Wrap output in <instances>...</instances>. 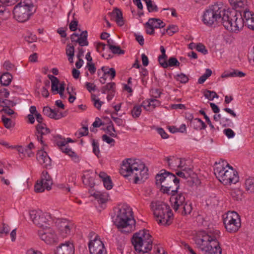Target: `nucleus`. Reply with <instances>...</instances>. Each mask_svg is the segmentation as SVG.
I'll use <instances>...</instances> for the list:
<instances>
[{
	"label": "nucleus",
	"instance_id": "55",
	"mask_svg": "<svg viewBox=\"0 0 254 254\" xmlns=\"http://www.w3.org/2000/svg\"><path fill=\"white\" fill-rule=\"evenodd\" d=\"M86 66L88 68V71L91 74H93L95 73L96 68L94 64L92 62L87 63Z\"/></svg>",
	"mask_w": 254,
	"mask_h": 254
},
{
	"label": "nucleus",
	"instance_id": "16",
	"mask_svg": "<svg viewBox=\"0 0 254 254\" xmlns=\"http://www.w3.org/2000/svg\"><path fill=\"white\" fill-rule=\"evenodd\" d=\"M67 139L66 140L58 136L55 139V143L63 152L71 157L75 161H78V157L75 153L66 146L68 142H73V140L69 138Z\"/></svg>",
	"mask_w": 254,
	"mask_h": 254
},
{
	"label": "nucleus",
	"instance_id": "11",
	"mask_svg": "<svg viewBox=\"0 0 254 254\" xmlns=\"http://www.w3.org/2000/svg\"><path fill=\"white\" fill-rule=\"evenodd\" d=\"M223 222L227 231L230 233L237 232L241 227L239 214L235 211H229L224 217Z\"/></svg>",
	"mask_w": 254,
	"mask_h": 254
},
{
	"label": "nucleus",
	"instance_id": "7",
	"mask_svg": "<svg viewBox=\"0 0 254 254\" xmlns=\"http://www.w3.org/2000/svg\"><path fill=\"white\" fill-rule=\"evenodd\" d=\"M131 242L135 251L138 253H146L152 247V237L147 230L143 229L134 233Z\"/></svg>",
	"mask_w": 254,
	"mask_h": 254
},
{
	"label": "nucleus",
	"instance_id": "8",
	"mask_svg": "<svg viewBox=\"0 0 254 254\" xmlns=\"http://www.w3.org/2000/svg\"><path fill=\"white\" fill-rule=\"evenodd\" d=\"M35 11L33 3L28 0L20 1L13 10L14 18L19 22L28 20L30 16Z\"/></svg>",
	"mask_w": 254,
	"mask_h": 254
},
{
	"label": "nucleus",
	"instance_id": "47",
	"mask_svg": "<svg viewBox=\"0 0 254 254\" xmlns=\"http://www.w3.org/2000/svg\"><path fill=\"white\" fill-rule=\"evenodd\" d=\"M66 55L67 56H74V46L68 44L66 48Z\"/></svg>",
	"mask_w": 254,
	"mask_h": 254
},
{
	"label": "nucleus",
	"instance_id": "40",
	"mask_svg": "<svg viewBox=\"0 0 254 254\" xmlns=\"http://www.w3.org/2000/svg\"><path fill=\"white\" fill-rule=\"evenodd\" d=\"M212 74V71L210 69H206L205 71V73L203 74L202 76H201L198 80V83L199 84H202L205 82V81L209 77L211 76Z\"/></svg>",
	"mask_w": 254,
	"mask_h": 254
},
{
	"label": "nucleus",
	"instance_id": "6",
	"mask_svg": "<svg viewBox=\"0 0 254 254\" xmlns=\"http://www.w3.org/2000/svg\"><path fill=\"white\" fill-rule=\"evenodd\" d=\"M155 179L156 185L161 186L163 193L176 192L179 188L180 180L172 173L165 171L157 174Z\"/></svg>",
	"mask_w": 254,
	"mask_h": 254
},
{
	"label": "nucleus",
	"instance_id": "18",
	"mask_svg": "<svg viewBox=\"0 0 254 254\" xmlns=\"http://www.w3.org/2000/svg\"><path fill=\"white\" fill-rule=\"evenodd\" d=\"M49 78L51 80V91L54 94L59 93L62 98L64 96L65 89V83L64 82L60 83L58 78L52 75H48Z\"/></svg>",
	"mask_w": 254,
	"mask_h": 254
},
{
	"label": "nucleus",
	"instance_id": "4",
	"mask_svg": "<svg viewBox=\"0 0 254 254\" xmlns=\"http://www.w3.org/2000/svg\"><path fill=\"white\" fill-rule=\"evenodd\" d=\"M150 207L159 224L168 226L172 223L173 213L169 205L162 201H154L151 203Z\"/></svg>",
	"mask_w": 254,
	"mask_h": 254
},
{
	"label": "nucleus",
	"instance_id": "49",
	"mask_svg": "<svg viewBox=\"0 0 254 254\" xmlns=\"http://www.w3.org/2000/svg\"><path fill=\"white\" fill-rule=\"evenodd\" d=\"M195 48L197 51L202 53L204 55H205L208 53L205 46L201 43H198L195 46Z\"/></svg>",
	"mask_w": 254,
	"mask_h": 254
},
{
	"label": "nucleus",
	"instance_id": "15",
	"mask_svg": "<svg viewBox=\"0 0 254 254\" xmlns=\"http://www.w3.org/2000/svg\"><path fill=\"white\" fill-rule=\"evenodd\" d=\"M53 185V180L48 172L43 171L42 173L41 178L37 181L34 186V190L36 192H43L45 189L49 190L51 189Z\"/></svg>",
	"mask_w": 254,
	"mask_h": 254
},
{
	"label": "nucleus",
	"instance_id": "27",
	"mask_svg": "<svg viewBox=\"0 0 254 254\" xmlns=\"http://www.w3.org/2000/svg\"><path fill=\"white\" fill-rule=\"evenodd\" d=\"M112 17L115 18V21L117 23L120 25L122 26L124 24L123 14L121 10L118 8H115L111 13Z\"/></svg>",
	"mask_w": 254,
	"mask_h": 254
},
{
	"label": "nucleus",
	"instance_id": "29",
	"mask_svg": "<svg viewBox=\"0 0 254 254\" xmlns=\"http://www.w3.org/2000/svg\"><path fill=\"white\" fill-rule=\"evenodd\" d=\"M92 195L100 203H104L108 200V194L106 192L96 191Z\"/></svg>",
	"mask_w": 254,
	"mask_h": 254
},
{
	"label": "nucleus",
	"instance_id": "62",
	"mask_svg": "<svg viewBox=\"0 0 254 254\" xmlns=\"http://www.w3.org/2000/svg\"><path fill=\"white\" fill-rule=\"evenodd\" d=\"M83 182L85 183L86 185H88L91 188L93 187L95 184L94 180L92 177H90L88 179L85 178Z\"/></svg>",
	"mask_w": 254,
	"mask_h": 254
},
{
	"label": "nucleus",
	"instance_id": "36",
	"mask_svg": "<svg viewBox=\"0 0 254 254\" xmlns=\"http://www.w3.org/2000/svg\"><path fill=\"white\" fill-rule=\"evenodd\" d=\"M229 2L235 8L244 7L246 4V0H229Z\"/></svg>",
	"mask_w": 254,
	"mask_h": 254
},
{
	"label": "nucleus",
	"instance_id": "35",
	"mask_svg": "<svg viewBox=\"0 0 254 254\" xmlns=\"http://www.w3.org/2000/svg\"><path fill=\"white\" fill-rule=\"evenodd\" d=\"M192 206L191 203H187L186 202L180 208L181 211L179 210V212H180L183 215H186L190 213L192 211Z\"/></svg>",
	"mask_w": 254,
	"mask_h": 254
},
{
	"label": "nucleus",
	"instance_id": "24",
	"mask_svg": "<svg viewBox=\"0 0 254 254\" xmlns=\"http://www.w3.org/2000/svg\"><path fill=\"white\" fill-rule=\"evenodd\" d=\"M43 113L44 115L55 120H59L63 117L62 113L58 114L56 110H53L48 106L43 108Z\"/></svg>",
	"mask_w": 254,
	"mask_h": 254
},
{
	"label": "nucleus",
	"instance_id": "56",
	"mask_svg": "<svg viewBox=\"0 0 254 254\" xmlns=\"http://www.w3.org/2000/svg\"><path fill=\"white\" fill-rule=\"evenodd\" d=\"M199 113L201 115H202L203 116H204V118H205V119L206 120V121L207 122V123L209 125V126H210V127L212 128V129H214V126L212 124L211 122V121L210 120V119L209 118V117L206 115L205 112L203 111V110H200L199 111Z\"/></svg>",
	"mask_w": 254,
	"mask_h": 254
},
{
	"label": "nucleus",
	"instance_id": "23",
	"mask_svg": "<svg viewBox=\"0 0 254 254\" xmlns=\"http://www.w3.org/2000/svg\"><path fill=\"white\" fill-rule=\"evenodd\" d=\"M37 159L40 164L47 167L50 164L51 159L48 156L47 152L42 150H40L37 154Z\"/></svg>",
	"mask_w": 254,
	"mask_h": 254
},
{
	"label": "nucleus",
	"instance_id": "30",
	"mask_svg": "<svg viewBox=\"0 0 254 254\" xmlns=\"http://www.w3.org/2000/svg\"><path fill=\"white\" fill-rule=\"evenodd\" d=\"M165 160L168 162L169 166L172 169H178L179 164H180L181 158H176L174 157H167L165 158Z\"/></svg>",
	"mask_w": 254,
	"mask_h": 254
},
{
	"label": "nucleus",
	"instance_id": "32",
	"mask_svg": "<svg viewBox=\"0 0 254 254\" xmlns=\"http://www.w3.org/2000/svg\"><path fill=\"white\" fill-rule=\"evenodd\" d=\"M102 93L105 94L107 92L115 93L116 91V84L115 82H110L101 88Z\"/></svg>",
	"mask_w": 254,
	"mask_h": 254
},
{
	"label": "nucleus",
	"instance_id": "58",
	"mask_svg": "<svg viewBox=\"0 0 254 254\" xmlns=\"http://www.w3.org/2000/svg\"><path fill=\"white\" fill-rule=\"evenodd\" d=\"M85 86L87 90L90 93L94 91L96 88V86L94 84V83L90 82H86L85 84Z\"/></svg>",
	"mask_w": 254,
	"mask_h": 254
},
{
	"label": "nucleus",
	"instance_id": "20",
	"mask_svg": "<svg viewBox=\"0 0 254 254\" xmlns=\"http://www.w3.org/2000/svg\"><path fill=\"white\" fill-rule=\"evenodd\" d=\"M74 246L70 241L62 243L54 251L55 254H74Z\"/></svg>",
	"mask_w": 254,
	"mask_h": 254
},
{
	"label": "nucleus",
	"instance_id": "12",
	"mask_svg": "<svg viewBox=\"0 0 254 254\" xmlns=\"http://www.w3.org/2000/svg\"><path fill=\"white\" fill-rule=\"evenodd\" d=\"M90 241L88 243V248L90 254H107L104 245L100 237L92 232L90 234Z\"/></svg>",
	"mask_w": 254,
	"mask_h": 254
},
{
	"label": "nucleus",
	"instance_id": "43",
	"mask_svg": "<svg viewBox=\"0 0 254 254\" xmlns=\"http://www.w3.org/2000/svg\"><path fill=\"white\" fill-rule=\"evenodd\" d=\"M180 65V63L175 57H170L167 61V67L172 66H179Z\"/></svg>",
	"mask_w": 254,
	"mask_h": 254
},
{
	"label": "nucleus",
	"instance_id": "22",
	"mask_svg": "<svg viewBox=\"0 0 254 254\" xmlns=\"http://www.w3.org/2000/svg\"><path fill=\"white\" fill-rule=\"evenodd\" d=\"M242 17L244 23L245 22L250 29L254 30V13L249 10H245Z\"/></svg>",
	"mask_w": 254,
	"mask_h": 254
},
{
	"label": "nucleus",
	"instance_id": "1",
	"mask_svg": "<svg viewBox=\"0 0 254 254\" xmlns=\"http://www.w3.org/2000/svg\"><path fill=\"white\" fill-rule=\"evenodd\" d=\"M147 169L144 164L131 159H127L123 162L120 170V174L124 177H129L134 184L143 181L147 178Z\"/></svg>",
	"mask_w": 254,
	"mask_h": 254
},
{
	"label": "nucleus",
	"instance_id": "2",
	"mask_svg": "<svg viewBox=\"0 0 254 254\" xmlns=\"http://www.w3.org/2000/svg\"><path fill=\"white\" fill-rule=\"evenodd\" d=\"M132 208L127 204L122 205L116 216L113 218L114 224L122 232L129 233L135 230L136 221L133 218Z\"/></svg>",
	"mask_w": 254,
	"mask_h": 254
},
{
	"label": "nucleus",
	"instance_id": "28",
	"mask_svg": "<svg viewBox=\"0 0 254 254\" xmlns=\"http://www.w3.org/2000/svg\"><path fill=\"white\" fill-rule=\"evenodd\" d=\"M145 25L152 26L153 28H160L165 26L164 22L160 19L150 18L145 23Z\"/></svg>",
	"mask_w": 254,
	"mask_h": 254
},
{
	"label": "nucleus",
	"instance_id": "37",
	"mask_svg": "<svg viewBox=\"0 0 254 254\" xmlns=\"http://www.w3.org/2000/svg\"><path fill=\"white\" fill-rule=\"evenodd\" d=\"M245 187L246 190L249 192H254V180L253 178H249L245 181Z\"/></svg>",
	"mask_w": 254,
	"mask_h": 254
},
{
	"label": "nucleus",
	"instance_id": "64",
	"mask_svg": "<svg viewBox=\"0 0 254 254\" xmlns=\"http://www.w3.org/2000/svg\"><path fill=\"white\" fill-rule=\"evenodd\" d=\"M224 133L228 138H232L235 135L234 132L230 128L225 129Z\"/></svg>",
	"mask_w": 254,
	"mask_h": 254
},
{
	"label": "nucleus",
	"instance_id": "33",
	"mask_svg": "<svg viewBox=\"0 0 254 254\" xmlns=\"http://www.w3.org/2000/svg\"><path fill=\"white\" fill-rule=\"evenodd\" d=\"M77 43H78L81 47L87 46L88 45L87 31H83L80 34V36H78Z\"/></svg>",
	"mask_w": 254,
	"mask_h": 254
},
{
	"label": "nucleus",
	"instance_id": "25",
	"mask_svg": "<svg viewBox=\"0 0 254 254\" xmlns=\"http://www.w3.org/2000/svg\"><path fill=\"white\" fill-rule=\"evenodd\" d=\"M160 105V102L155 99H151L143 102L142 106L147 111L153 110L156 107Z\"/></svg>",
	"mask_w": 254,
	"mask_h": 254
},
{
	"label": "nucleus",
	"instance_id": "14",
	"mask_svg": "<svg viewBox=\"0 0 254 254\" xmlns=\"http://www.w3.org/2000/svg\"><path fill=\"white\" fill-rule=\"evenodd\" d=\"M40 238L46 244L52 245L56 244L59 241V238L54 230L49 226H47L38 231Z\"/></svg>",
	"mask_w": 254,
	"mask_h": 254
},
{
	"label": "nucleus",
	"instance_id": "51",
	"mask_svg": "<svg viewBox=\"0 0 254 254\" xmlns=\"http://www.w3.org/2000/svg\"><path fill=\"white\" fill-rule=\"evenodd\" d=\"M104 186L106 188L107 190H111L113 187V183L112 182V180L111 178L109 177L107 178V179L103 181Z\"/></svg>",
	"mask_w": 254,
	"mask_h": 254
},
{
	"label": "nucleus",
	"instance_id": "5",
	"mask_svg": "<svg viewBox=\"0 0 254 254\" xmlns=\"http://www.w3.org/2000/svg\"><path fill=\"white\" fill-rule=\"evenodd\" d=\"M227 15V11L224 4L220 1L210 5L205 10L203 16L204 24L211 26L219 20L223 21V17Z\"/></svg>",
	"mask_w": 254,
	"mask_h": 254
},
{
	"label": "nucleus",
	"instance_id": "42",
	"mask_svg": "<svg viewBox=\"0 0 254 254\" xmlns=\"http://www.w3.org/2000/svg\"><path fill=\"white\" fill-rule=\"evenodd\" d=\"M204 96L209 100H213L215 98H218V96L215 92L207 90L204 92Z\"/></svg>",
	"mask_w": 254,
	"mask_h": 254
},
{
	"label": "nucleus",
	"instance_id": "53",
	"mask_svg": "<svg viewBox=\"0 0 254 254\" xmlns=\"http://www.w3.org/2000/svg\"><path fill=\"white\" fill-rule=\"evenodd\" d=\"M116 131L115 129L112 124L107 127V132L111 136L116 137H117V134L114 132Z\"/></svg>",
	"mask_w": 254,
	"mask_h": 254
},
{
	"label": "nucleus",
	"instance_id": "9",
	"mask_svg": "<svg viewBox=\"0 0 254 254\" xmlns=\"http://www.w3.org/2000/svg\"><path fill=\"white\" fill-rule=\"evenodd\" d=\"M217 238L215 236H211L204 231L198 232L195 236L194 240L197 247L200 249L203 254H209L208 249L209 247L215 248L216 244Z\"/></svg>",
	"mask_w": 254,
	"mask_h": 254
},
{
	"label": "nucleus",
	"instance_id": "34",
	"mask_svg": "<svg viewBox=\"0 0 254 254\" xmlns=\"http://www.w3.org/2000/svg\"><path fill=\"white\" fill-rule=\"evenodd\" d=\"M230 194L234 200L239 201L242 199L243 192L238 188L232 190Z\"/></svg>",
	"mask_w": 254,
	"mask_h": 254
},
{
	"label": "nucleus",
	"instance_id": "52",
	"mask_svg": "<svg viewBox=\"0 0 254 254\" xmlns=\"http://www.w3.org/2000/svg\"><path fill=\"white\" fill-rule=\"evenodd\" d=\"M178 30V28L176 25H171L166 30L167 33L170 35H172Z\"/></svg>",
	"mask_w": 254,
	"mask_h": 254
},
{
	"label": "nucleus",
	"instance_id": "48",
	"mask_svg": "<svg viewBox=\"0 0 254 254\" xmlns=\"http://www.w3.org/2000/svg\"><path fill=\"white\" fill-rule=\"evenodd\" d=\"M2 121L5 127L9 128L11 127V120L9 118L5 117L4 115L1 117Z\"/></svg>",
	"mask_w": 254,
	"mask_h": 254
},
{
	"label": "nucleus",
	"instance_id": "38",
	"mask_svg": "<svg viewBox=\"0 0 254 254\" xmlns=\"http://www.w3.org/2000/svg\"><path fill=\"white\" fill-rule=\"evenodd\" d=\"M143 106L141 105H135L132 110L131 111V114L133 118H137L139 117L141 112V107Z\"/></svg>",
	"mask_w": 254,
	"mask_h": 254
},
{
	"label": "nucleus",
	"instance_id": "59",
	"mask_svg": "<svg viewBox=\"0 0 254 254\" xmlns=\"http://www.w3.org/2000/svg\"><path fill=\"white\" fill-rule=\"evenodd\" d=\"M246 74L242 71H240L237 70H234L233 72H230V75L231 77H244L245 76Z\"/></svg>",
	"mask_w": 254,
	"mask_h": 254
},
{
	"label": "nucleus",
	"instance_id": "31",
	"mask_svg": "<svg viewBox=\"0 0 254 254\" xmlns=\"http://www.w3.org/2000/svg\"><path fill=\"white\" fill-rule=\"evenodd\" d=\"M12 79V75L9 72L3 73L0 77V83L3 86H8L11 83Z\"/></svg>",
	"mask_w": 254,
	"mask_h": 254
},
{
	"label": "nucleus",
	"instance_id": "21",
	"mask_svg": "<svg viewBox=\"0 0 254 254\" xmlns=\"http://www.w3.org/2000/svg\"><path fill=\"white\" fill-rule=\"evenodd\" d=\"M169 194L172 195L170 201L172 203L173 208L177 212L186 203L185 196L183 193L176 194L175 192H170Z\"/></svg>",
	"mask_w": 254,
	"mask_h": 254
},
{
	"label": "nucleus",
	"instance_id": "26",
	"mask_svg": "<svg viewBox=\"0 0 254 254\" xmlns=\"http://www.w3.org/2000/svg\"><path fill=\"white\" fill-rule=\"evenodd\" d=\"M190 126L197 130L204 129L206 127L205 124L201 119L198 118L192 119V117L190 120Z\"/></svg>",
	"mask_w": 254,
	"mask_h": 254
},
{
	"label": "nucleus",
	"instance_id": "46",
	"mask_svg": "<svg viewBox=\"0 0 254 254\" xmlns=\"http://www.w3.org/2000/svg\"><path fill=\"white\" fill-rule=\"evenodd\" d=\"M88 133V128L87 127H83L75 133L78 137H80L83 136L87 135Z\"/></svg>",
	"mask_w": 254,
	"mask_h": 254
},
{
	"label": "nucleus",
	"instance_id": "50",
	"mask_svg": "<svg viewBox=\"0 0 254 254\" xmlns=\"http://www.w3.org/2000/svg\"><path fill=\"white\" fill-rule=\"evenodd\" d=\"M92 144L93 146V152L97 157H99L98 156L100 153V150L98 143L95 140L93 139L92 140Z\"/></svg>",
	"mask_w": 254,
	"mask_h": 254
},
{
	"label": "nucleus",
	"instance_id": "45",
	"mask_svg": "<svg viewBox=\"0 0 254 254\" xmlns=\"http://www.w3.org/2000/svg\"><path fill=\"white\" fill-rule=\"evenodd\" d=\"M110 50L112 51V52L114 54H124L125 53V51L122 50L120 46H110Z\"/></svg>",
	"mask_w": 254,
	"mask_h": 254
},
{
	"label": "nucleus",
	"instance_id": "17",
	"mask_svg": "<svg viewBox=\"0 0 254 254\" xmlns=\"http://www.w3.org/2000/svg\"><path fill=\"white\" fill-rule=\"evenodd\" d=\"M56 227L62 238L66 237L70 234L71 229L73 228V224L65 219H58L56 221Z\"/></svg>",
	"mask_w": 254,
	"mask_h": 254
},
{
	"label": "nucleus",
	"instance_id": "41",
	"mask_svg": "<svg viewBox=\"0 0 254 254\" xmlns=\"http://www.w3.org/2000/svg\"><path fill=\"white\" fill-rule=\"evenodd\" d=\"M25 40L28 43L35 42L37 40V37L30 32H27L24 36Z\"/></svg>",
	"mask_w": 254,
	"mask_h": 254
},
{
	"label": "nucleus",
	"instance_id": "63",
	"mask_svg": "<svg viewBox=\"0 0 254 254\" xmlns=\"http://www.w3.org/2000/svg\"><path fill=\"white\" fill-rule=\"evenodd\" d=\"M78 25V21L75 20H73L69 24V29L71 31H75L77 29Z\"/></svg>",
	"mask_w": 254,
	"mask_h": 254
},
{
	"label": "nucleus",
	"instance_id": "61",
	"mask_svg": "<svg viewBox=\"0 0 254 254\" xmlns=\"http://www.w3.org/2000/svg\"><path fill=\"white\" fill-rule=\"evenodd\" d=\"M0 105L4 108L9 107L10 106H13V103L8 100L5 99L0 102Z\"/></svg>",
	"mask_w": 254,
	"mask_h": 254
},
{
	"label": "nucleus",
	"instance_id": "57",
	"mask_svg": "<svg viewBox=\"0 0 254 254\" xmlns=\"http://www.w3.org/2000/svg\"><path fill=\"white\" fill-rule=\"evenodd\" d=\"M112 119L115 122V123L119 126L125 127V122L123 119L117 118L112 117Z\"/></svg>",
	"mask_w": 254,
	"mask_h": 254
},
{
	"label": "nucleus",
	"instance_id": "54",
	"mask_svg": "<svg viewBox=\"0 0 254 254\" xmlns=\"http://www.w3.org/2000/svg\"><path fill=\"white\" fill-rule=\"evenodd\" d=\"M177 79L181 82L184 83H186L189 80L188 76L183 73L178 74Z\"/></svg>",
	"mask_w": 254,
	"mask_h": 254
},
{
	"label": "nucleus",
	"instance_id": "3",
	"mask_svg": "<svg viewBox=\"0 0 254 254\" xmlns=\"http://www.w3.org/2000/svg\"><path fill=\"white\" fill-rule=\"evenodd\" d=\"M214 172L218 180L224 185L235 184L239 181L237 172L224 160L216 164Z\"/></svg>",
	"mask_w": 254,
	"mask_h": 254
},
{
	"label": "nucleus",
	"instance_id": "44",
	"mask_svg": "<svg viewBox=\"0 0 254 254\" xmlns=\"http://www.w3.org/2000/svg\"><path fill=\"white\" fill-rule=\"evenodd\" d=\"M91 100L94 102V107L98 110L100 109L103 102L97 99L96 95L93 94H92L91 95Z\"/></svg>",
	"mask_w": 254,
	"mask_h": 254
},
{
	"label": "nucleus",
	"instance_id": "10",
	"mask_svg": "<svg viewBox=\"0 0 254 254\" xmlns=\"http://www.w3.org/2000/svg\"><path fill=\"white\" fill-rule=\"evenodd\" d=\"M222 24L227 30L238 33L244 26V20L241 15L227 11V15L223 17Z\"/></svg>",
	"mask_w": 254,
	"mask_h": 254
},
{
	"label": "nucleus",
	"instance_id": "39",
	"mask_svg": "<svg viewBox=\"0 0 254 254\" xmlns=\"http://www.w3.org/2000/svg\"><path fill=\"white\" fill-rule=\"evenodd\" d=\"M147 6V10L149 12L158 11V7L156 5L153 4L151 0H143Z\"/></svg>",
	"mask_w": 254,
	"mask_h": 254
},
{
	"label": "nucleus",
	"instance_id": "19",
	"mask_svg": "<svg viewBox=\"0 0 254 254\" xmlns=\"http://www.w3.org/2000/svg\"><path fill=\"white\" fill-rule=\"evenodd\" d=\"M50 132V129L47 127L45 124H38L36 126V135L37 140L43 145H46L45 142Z\"/></svg>",
	"mask_w": 254,
	"mask_h": 254
},
{
	"label": "nucleus",
	"instance_id": "60",
	"mask_svg": "<svg viewBox=\"0 0 254 254\" xmlns=\"http://www.w3.org/2000/svg\"><path fill=\"white\" fill-rule=\"evenodd\" d=\"M226 116V115L225 114H223V113H222V114L215 115H214L213 119L215 121H219L221 119H222V120L225 119V121L227 123H228L229 122H230V120L226 119V118L225 119V118L224 117V116Z\"/></svg>",
	"mask_w": 254,
	"mask_h": 254
},
{
	"label": "nucleus",
	"instance_id": "13",
	"mask_svg": "<svg viewBox=\"0 0 254 254\" xmlns=\"http://www.w3.org/2000/svg\"><path fill=\"white\" fill-rule=\"evenodd\" d=\"M29 215L33 223L40 229L50 225V216L41 210H31L29 212Z\"/></svg>",
	"mask_w": 254,
	"mask_h": 254
}]
</instances>
